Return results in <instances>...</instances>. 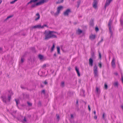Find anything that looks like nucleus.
<instances>
[{
    "label": "nucleus",
    "instance_id": "42",
    "mask_svg": "<svg viewBox=\"0 0 123 123\" xmlns=\"http://www.w3.org/2000/svg\"><path fill=\"white\" fill-rule=\"evenodd\" d=\"M44 27H47V26L45 25H43L42 26H41V28H43Z\"/></svg>",
    "mask_w": 123,
    "mask_h": 123
},
{
    "label": "nucleus",
    "instance_id": "34",
    "mask_svg": "<svg viewBox=\"0 0 123 123\" xmlns=\"http://www.w3.org/2000/svg\"><path fill=\"white\" fill-rule=\"evenodd\" d=\"M24 59L23 57H21V63H23L24 62Z\"/></svg>",
    "mask_w": 123,
    "mask_h": 123
},
{
    "label": "nucleus",
    "instance_id": "45",
    "mask_svg": "<svg viewBox=\"0 0 123 123\" xmlns=\"http://www.w3.org/2000/svg\"><path fill=\"white\" fill-rule=\"evenodd\" d=\"M103 41V38H101V41H100L99 42V43H98V44H99V43H101V42H102Z\"/></svg>",
    "mask_w": 123,
    "mask_h": 123
},
{
    "label": "nucleus",
    "instance_id": "3",
    "mask_svg": "<svg viewBox=\"0 0 123 123\" xmlns=\"http://www.w3.org/2000/svg\"><path fill=\"white\" fill-rule=\"evenodd\" d=\"M98 67L96 65H95L93 67V71L94 77L96 78L98 76Z\"/></svg>",
    "mask_w": 123,
    "mask_h": 123
},
{
    "label": "nucleus",
    "instance_id": "4",
    "mask_svg": "<svg viewBox=\"0 0 123 123\" xmlns=\"http://www.w3.org/2000/svg\"><path fill=\"white\" fill-rule=\"evenodd\" d=\"M112 23V20L111 19H110L108 24V26L109 27V31L110 33L111 34V36H112L113 35V32L112 31L111 28V25Z\"/></svg>",
    "mask_w": 123,
    "mask_h": 123
},
{
    "label": "nucleus",
    "instance_id": "38",
    "mask_svg": "<svg viewBox=\"0 0 123 123\" xmlns=\"http://www.w3.org/2000/svg\"><path fill=\"white\" fill-rule=\"evenodd\" d=\"M98 53L99 55V58L101 59V54L100 52L99 51H98Z\"/></svg>",
    "mask_w": 123,
    "mask_h": 123
},
{
    "label": "nucleus",
    "instance_id": "64",
    "mask_svg": "<svg viewBox=\"0 0 123 123\" xmlns=\"http://www.w3.org/2000/svg\"><path fill=\"white\" fill-rule=\"evenodd\" d=\"M121 107L123 110V105L121 106Z\"/></svg>",
    "mask_w": 123,
    "mask_h": 123
},
{
    "label": "nucleus",
    "instance_id": "33",
    "mask_svg": "<svg viewBox=\"0 0 123 123\" xmlns=\"http://www.w3.org/2000/svg\"><path fill=\"white\" fill-rule=\"evenodd\" d=\"M92 57V58H95V56L94 55V54L93 53L91 54Z\"/></svg>",
    "mask_w": 123,
    "mask_h": 123
},
{
    "label": "nucleus",
    "instance_id": "26",
    "mask_svg": "<svg viewBox=\"0 0 123 123\" xmlns=\"http://www.w3.org/2000/svg\"><path fill=\"white\" fill-rule=\"evenodd\" d=\"M63 0H58V1L56 2L57 4H59L63 2Z\"/></svg>",
    "mask_w": 123,
    "mask_h": 123
},
{
    "label": "nucleus",
    "instance_id": "21",
    "mask_svg": "<svg viewBox=\"0 0 123 123\" xmlns=\"http://www.w3.org/2000/svg\"><path fill=\"white\" fill-rule=\"evenodd\" d=\"M57 51L58 54H60V48L59 46L57 47Z\"/></svg>",
    "mask_w": 123,
    "mask_h": 123
},
{
    "label": "nucleus",
    "instance_id": "36",
    "mask_svg": "<svg viewBox=\"0 0 123 123\" xmlns=\"http://www.w3.org/2000/svg\"><path fill=\"white\" fill-rule=\"evenodd\" d=\"M3 102H4L5 103H6V99L5 98H5H3Z\"/></svg>",
    "mask_w": 123,
    "mask_h": 123
},
{
    "label": "nucleus",
    "instance_id": "41",
    "mask_svg": "<svg viewBox=\"0 0 123 123\" xmlns=\"http://www.w3.org/2000/svg\"><path fill=\"white\" fill-rule=\"evenodd\" d=\"M78 100H76V106H78Z\"/></svg>",
    "mask_w": 123,
    "mask_h": 123
},
{
    "label": "nucleus",
    "instance_id": "62",
    "mask_svg": "<svg viewBox=\"0 0 123 123\" xmlns=\"http://www.w3.org/2000/svg\"><path fill=\"white\" fill-rule=\"evenodd\" d=\"M122 82L123 81V78L122 76Z\"/></svg>",
    "mask_w": 123,
    "mask_h": 123
},
{
    "label": "nucleus",
    "instance_id": "11",
    "mask_svg": "<svg viewBox=\"0 0 123 123\" xmlns=\"http://www.w3.org/2000/svg\"><path fill=\"white\" fill-rule=\"evenodd\" d=\"M97 1H94L93 3V6L95 9H96L97 7Z\"/></svg>",
    "mask_w": 123,
    "mask_h": 123
},
{
    "label": "nucleus",
    "instance_id": "8",
    "mask_svg": "<svg viewBox=\"0 0 123 123\" xmlns=\"http://www.w3.org/2000/svg\"><path fill=\"white\" fill-rule=\"evenodd\" d=\"M63 8V6H62L58 7L57 8V13L56 14H58V15L60 13V10L62 9Z\"/></svg>",
    "mask_w": 123,
    "mask_h": 123
},
{
    "label": "nucleus",
    "instance_id": "60",
    "mask_svg": "<svg viewBox=\"0 0 123 123\" xmlns=\"http://www.w3.org/2000/svg\"><path fill=\"white\" fill-rule=\"evenodd\" d=\"M71 69V68L70 67L68 68V69L69 70H70Z\"/></svg>",
    "mask_w": 123,
    "mask_h": 123
},
{
    "label": "nucleus",
    "instance_id": "25",
    "mask_svg": "<svg viewBox=\"0 0 123 123\" xmlns=\"http://www.w3.org/2000/svg\"><path fill=\"white\" fill-rule=\"evenodd\" d=\"M56 119L58 121L60 119V117L59 115L58 114H56Z\"/></svg>",
    "mask_w": 123,
    "mask_h": 123
},
{
    "label": "nucleus",
    "instance_id": "40",
    "mask_svg": "<svg viewBox=\"0 0 123 123\" xmlns=\"http://www.w3.org/2000/svg\"><path fill=\"white\" fill-rule=\"evenodd\" d=\"M41 105V103L40 101L38 103V106H40Z\"/></svg>",
    "mask_w": 123,
    "mask_h": 123
},
{
    "label": "nucleus",
    "instance_id": "20",
    "mask_svg": "<svg viewBox=\"0 0 123 123\" xmlns=\"http://www.w3.org/2000/svg\"><path fill=\"white\" fill-rule=\"evenodd\" d=\"M94 19H91L90 21V24L92 25H93Z\"/></svg>",
    "mask_w": 123,
    "mask_h": 123
},
{
    "label": "nucleus",
    "instance_id": "1",
    "mask_svg": "<svg viewBox=\"0 0 123 123\" xmlns=\"http://www.w3.org/2000/svg\"><path fill=\"white\" fill-rule=\"evenodd\" d=\"M53 32L49 31H45L44 33V39L47 40L51 38H57V37L52 33Z\"/></svg>",
    "mask_w": 123,
    "mask_h": 123
},
{
    "label": "nucleus",
    "instance_id": "56",
    "mask_svg": "<svg viewBox=\"0 0 123 123\" xmlns=\"http://www.w3.org/2000/svg\"><path fill=\"white\" fill-rule=\"evenodd\" d=\"M10 3L11 4H13V3H14V2H13V1L11 2Z\"/></svg>",
    "mask_w": 123,
    "mask_h": 123
},
{
    "label": "nucleus",
    "instance_id": "28",
    "mask_svg": "<svg viewBox=\"0 0 123 123\" xmlns=\"http://www.w3.org/2000/svg\"><path fill=\"white\" fill-rule=\"evenodd\" d=\"M105 112H103L102 118L104 119H105Z\"/></svg>",
    "mask_w": 123,
    "mask_h": 123
},
{
    "label": "nucleus",
    "instance_id": "16",
    "mask_svg": "<svg viewBox=\"0 0 123 123\" xmlns=\"http://www.w3.org/2000/svg\"><path fill=\"white\" fill-rule=\"evenodd\" d=\"M75 69L77 73L78 76H80V74L79 73V69L77 68V67L76 66L75 67Z\"/></svg>",
    "mask_w": 123,
    "mask_h": 123
},
{
    "label": "nucleus",
    "instance_id": "18",
    "mask_svg": "<svg viewBox=\"0 0 123 123\" xmlns=\"http://www.w3.org/2000/svg\"><path fill=\"white\" fill-rule=\"evenodd\" d=\"M81 1L80 0H78L77 2V8H78L79 6L80 3H81Z\"/></svg>",
    "mask_w": 123,
    "mask_h": 123
},
{
    "label": "nucleus",
    "instance_id": "47",
    "mask_svg": "<svg viewBox=\"0 0 123 123\" xmlns=\"http://www.w3.org/2000/svg\"><path fill=\"white\" fill-rule=\"evenodd\" d=\"M46 65L45 64H44L43 65L42 68H44L46 67Z\"/></svg>",
    "mask_w": 123,
    "mask_h": 123
},
{
    "label": "nucleus",
    "instance_id": "37",
    "mask_svg": "<svg viewBox=\"0 0 123 123\" xmlns=\"http://www.w3.org/2000/svg\"><path fill=\"white\" fill-rule=\"evenodd\" d=\"M98 66L99 67L101 68L102 67V64L101 62H100L98 63Z\"/></svg>",
    "mask_w": 123,
    "mask_h": 123
},
{
    "label": "nucleus",
    "instance_id": "59",
    "mask_svg": "<svg viewBox=\"0 0 123 123\" xmlns=\"http://www.w3.org/2000/svg\"><path fill=\"white\" fill-rule=\"evenodd\" d=\"M2 51V49L1 48H0V52H1V51Z\"/></svg>",
    "mask_w": 123,
    "mask_h": 123
},
{
    "label": "nucleus",
    "instance_id": "49",
    "mask_svg": "<svg viewBox=\"0 0 123 123\" xmlns=\"http://www.w3.org/2000/svg\"><path fill=\"white\" fill-rule=\"evenodd\" d=\"M52 31V32H52V33L53 34V33H56V34H57L58 35L59 34L57 32H55V31Z\"/></svg>",
    "mask_w": 123,
    "mask_h": 123
},
{
    "label": "nucleus",
    "instance_id": "12",
    "mask_svg": "<svg viewBox=\"0 0 123 123\" xmlns=\"http://www.w3.org/2000/svg\"><path fill=\"white\" fill-rule=\"evenodd\" d=\"M89 65L91 67L93 66V61L92 58H90L89 59Z\"/></svg>",
    "mask_w": 123,
    "mask_h": 123
},
{
    "label": "nucleus",
    "instance_id": "39",
    "mask_svg": "<svg viewBox=\"0 0 123 123\" xmlns=\"http://www.w3.org/2000/svg\"><path fill=\"white\" fill-rule=\"evenodd\" d=\"M27 103L28 105L29 106H31L32 105V104L29 102H27Z\"/></svg>",
    "mask_w": 123,
    "mask_h": 123
},
{
    "label": "nucleus",
    "instance_id": "50",
    "mask_svg": "<svg viewBox=\"0 0 123 123\" xmlns=\"http://www.w3.org/2000/svg\"><path fill=\"white\" fill-rule=\"evenodd\" d=\"M45 90H42V93H43L44 94L45 93Z\"/></svg>",
    "mask_w": 123,
    "mask_h": 123
},
{
    "label": "nucleus",
    "instance_id": "7",
    "mask_svg": "<svg viewBox=\"0 0 123 123\" xmlns=\"http://www.w3.org/2000/svg\"><path fill=\"white\" fill-rule=\"evenodd\" d=\"M21 118H22V120H21V122L23 123H27V120L25 117L21 116Z\"/></svg>",
    "mask_w": 123,
    "mask_h": 123
},
{
    "label": "nucleus",
    "instance_id": "17",
    "mask_svg": "<svg viewBox=\"0 0 123 123\" xmlns=\"http://www.w3.org/2000/svg\"><path fill=\"white\" fill-rule=\"evenodd\" d=\"M114 86L115 87L117 88L118 87V82H116L114 83L113 84Z\"/></svg>",
    "mask_w": 123,
    "mask_h": 123
},
{
    "label": "nucleus",
    "instance_id": "13",
    "mask_svg": "<svg viewBox=\"0 0 123 123\" xmlns=\"http://www.w3.org/2000/svg\"><path fill=\"white\" fill-rule=\"evenodd\" d=\"M36 16L37 17L36 18L35 20L37 21L40 18V16L39 14L38 13H37L36 15Z\"/></svg>",
    "mask_w": 123,
    "mask_h": 123
},
{
    "label": "nucleus",
    "instance_id": "43",
    "mask_svg": "<svg viewBox=\"0 0 123 123\" xmlns=\"http://www.w3.org/2000/svg\"><path fill=\"white\" fill-rule=\"evenodd\" d=\"M95 30L96 31H98L99 30L98 28L97 27H95Z\"/></svg>",
    "mask_w": 123,
    "mask_h": 123
},
{
    "label": "nucleus",
    "instance_id": "54",
    "mask_svg": "<svg viewBox=\"0 0 123 123\" xmlns=\"http://www.w3.org/2000/svg\"><path fill=\"white\" fill-rule=\"evenodd\" d=\"M94 118L95 119H96L97 118V116L96 115H95Z\"/></svg>",
    "mask_w": 123,
    "mask_h": 123
},
{
    "label": "nucleus",
    "instance_id": "5",
    "mask_svg": "<svg viewBox=\"0 0 123 123\" xmlns=\"http://www.w3.org/2000/svg\"><path fill=\"white\" fill-rule=\"evenodd\" d=\"M71 12V11L70 9H68L64 12L63 14L65 16H67L68 15L69 13Z\"/></svg>",
    "mask_w": 123,
    "mask_h": 123
},
{
    "label": "nucleus",
    "instance_id": "57",
    "mask_svg": "<svg viewBox=\"0 0 123 123\" xmlns=\"http://www.w3.org/2000/svg\"><path fill=\"white\" fill-rule=\"evenodd\" d=\"M114 74H115L116 75V76H117L118 75V73H114Z\"/></svg>",
    "mask_w": 123,
    "mask_h": 123
},
{
    "label": "nucleus",
    "instance_id": "10",
    "mask_svg": "<svg viewBox=\"0 0 123 123\" xmlns=\"http://www.w3.org/2000/svg\"><path fill=\"white\" fill-rule=\"evenodd\" d=\"M115 59L114 58H113L111 63L112 66L113 68H114L115 67L116 65L115 63Z\"/></svg>",
    "mask_w": 123,
    "mask_h": 123
},
{
    "label": "nucleus",
    "instance_id": "15",
    "mask_svg": "<svg viewBox=\"0 0 123 123\" xmlns=\"http://www.w3.org/2000/svg\"><path fill=\"white\" fill-rule=\"evenodd\" d=\"M95 37V35H91L90 37V38L92 40L94 39Z\"/></svg>",
    "mask_w": 123,
    "mask_h": 123
},
{
    "label": "nucleus",
    "instance_id": "61",
    "mask_svg": "<svg viewBox=\"0 0 123 123\" xmlns=\"http://www.w3.org/2000/svg\"><path fill=\"white\" fill-rule=\"evenodd\" d=\"M18 0H14L13 1L14 2V3L15 2L17 1Z\"/></svg>",
    "mask_w": 123,
    "mask_h": 123
},
{
    "label": "nucleus",
    "instance_id": "22",
    "mask_svg": "<svg viewBox=\"0 0 123 123\" xmlns=\"http://www.w3.org/2000/svg\"><path fill=\"white\" fill-rule=\"evenodd\" d=\"M77 32H78V34H80L82 32V31L80 29H78V30L77 31Z\"/></svg>",
    "mask_w": 123,
    "mask_h": 123
},
{
    "label": "nucleus",
    "instance_id": "55",
    "mask_svg": "<svg viewBox=\"0 0 123 123\" xmlns=\"http://www.w3.org/2000/svg\"><path fill=\"white\" fill-rule=\"evenodd\" d=\"M93 113H94V114L95 115H96V111H94Z\"/></svg>",
    "mask_w": 123,
    "mask_h": 123
},
{
    "label": "nucleus",
    "instance_id": "58",
    "mask_svg": "<svg viewBox=\"0 0 123 123\" xmlns=\"http://www.w3.org/2000/svg\"><path fill=\"white\" fill-rule=\"evenodd\" d=\"M30 4L32 2V0H31V1L29 2Z\"/></svg>",
    "mask_w": 123,
    "mask_h": 123
},
{
    "label": "nucleus",
    "instance_id": "19",
    "mask_svg": "<svg viewBox=\"0 0 123 123\" xmlns=\"http://www.w3.org/2000/svg\"><path fill=\"white\" fill-rule=\"evenodd\" d=\"M38 57L40 60H42L43 59V55H38Z\"/></svg>",
    "mask_w": 123,
    "mask_h": 123
},
{
    "label": "nucleus",
    "instance_id": "9",
    "mask_svg": "<svg viewBox=\"0 0 123 123\" xmlns=\"http://www.w3.org/2000/svg\"><path fill=\"white\" fill-rule=\"evenodd\" d=\"M41 26L40 25H38L31 27V30H32L33 29L41 28Z\"/></svg>",
    "mask_w": 123,
    "mask_h": 123
},
{
    "label": "nucleus",
    "instance_id": "46",
    "mask_svg": "<svg viewBox=\"0 0 123 123\" xmlns=\"http://www.w3.org/2000/svg\"><path fill=\"white\" fill-rule=\"evenodd\" d=\"M71 118L72 119H73L74 118V116L72 114H71Z\"/></svg>",
    "mask_w": 123,
    "mask_h": 123
},
{
    "label": "nucleus",
    "instance_id": "48",
    "mask_svg": "<svg viewBox=\"0 0 123 123\" xmlns=\"http://www.w3.org/2000/svg\"><path fill=\"white\" fill-rule=\"evenodd\" d=\"M88 109L89 111H91V108L90 107L89 105H88Z\"/></svg>",
    "mask_w": 123,
    "mask_h": 123
},
{
    "label": "nucleus",
    "instance_id": "6",
    "mask_svg": "<svg viewBox=\"0 0 123 123\" xmlns=\"http://www.w3.org/2000/svg\"><path fill=\"white\" fill-rule=\"evenodd\" d=\"M112 0H106L104 8L106 9V7L108 6Z\"/></svg>",
    "mask_w": 123,
    "mask_h": 123
},
{
    "label": "nucleus",
    "instance_id": "32",
    "mask_svg": "<svg viewBox=\"0 0 123 123\" xmlns=\"http://www.w3.org/2000/svg\"><path fill=\"white\" fill-rule=\"evenodd\" d=\"M104 88L106 89H107L108 88V86L106 83H105V84Z\"/></svg>",
    "mask_w": 123,
    "mask_h": 123
},
{
    "label": "nucleus",
    "instance_id": "24",
    "mask_svg": "<svg viewBox=\"0 0 123 123\" xmlns=\"http://www.w3.org/2000/svg\"><path fill=\"white\" fill-rule=\"evenodd\" d=\"M13 15H10L9 16H8V17H7L5 19V21H6V20H7L8 19L11 18H12L13 17Z\"/></svg>",
    "mask_w": 123,
    "mask_h": 123
},
{
    "label": "nucleus",
    "instance_id": "27",
    "mask_svg": "<svg viewBox=\"0 0 123 123\" xmlns=\"http://www.w3.org/2000/svg\"><path fill=\"white\" fill-rule=\"evenodd\" d=\"M120 21L121 24L122 25H123V16H122L121 18V19L120 20Z\"/></svg>",
    "mask_w": 123,
    "mask_h": 123
},
{
    "label": "nucleus",
    "instance_id": "29",
    "mask_svg": "<svg viewBox=\"0 0 123 123\" xmlns=\"http://www.w3.org/2000/svg\"><path fill=\"white\" fill-rule=\"evenodd\" d=\"M55 47V45L54 44H53V45L51 49V51H53L54 50V48Z\"/></svg>",
    "mask_w": 123,
    "mask_h": 123
},
{
    "label": "nucleus",
    "instance_id": "2",
    "mask_svg": "<svg viewBox=\"0 0 123 123\" xmlns=\"http://www.w3.org/2000/svg\"><path fill=\"white\" fill-rule=\"evenodd\" d=\"M49 0H41L38 2L37 3L35 4H33L31 5V7L33 8L35 7L36 6L40 5L44 3H47Z\"/></svg>",
    "mask_w": 123,
    "mask_h": 123
},
{
    "label": "nucleus",
    "instance_id": "31",
    "mask_svg": "<svg viewBox=\"0 0 123 123\" xmlns=\"http://www.w3.org/2000/svg\"><path fill=\"white\" fill-rule=\"evenodd\" d=\"M24 97L26 98H28L29 97V95L27 94H25L24 95Z\"/></svg>",
    "mask_w": 123,
    "mask_h": 123
},
{
    "label": "nucleus",
    "instance_id": "35",
    "mask_svg": "<svg viewBox=\"0 0 123 123\" xmlns=\"http://www.w3.org/2000/svg\"><path fill=\"white\" fill-rule=\"evenodd\" d=\"M61 86L63 87L64 86V82H62L61 83Z\"/></svg>",
    "mask_w": 123,
    "mask_h": 123
},
{
    "label": "nucleus",
    "instance_id": "30",
    "mask_svg": "<svg viewBox=\"0 0 123 123\" xmlns=\"http://www.w3.org/2000/svg\"><path fill=\"white\" fill-rule=\"evenodd\" d=\"M15 100L16 103V105L18 106V104L19 103V100L18 99H15Z\"/></svg>",
    "mask_w": 123,
    "mask_h": 123
},
{
    "label": "nucleus",
    "instance_id": "63",
    "mask_svg": "<svg viewBox=\"0 0 123 123\" xmlns=\"http://www.w3.org/2000/svg\"><path fill=\"white\" fill-rule=\"evenodd\" d=\"M82 92H83V93H84L85 91L83 90H82Z\"/></svg>",
    "mask_w": 123,
    "mask_h": 123
},
{
    "label": "nucleus",
    "instance_id": "52",
    "mask_svg": "<svg viewBox=\"0 0 123 123\" xmlns=\"http://www.w3.org/2000/svg\"><path fill=\"white\" fill-rule=\"evenodd\" d=\"M54 58H55L56 57V53H55L54 55Z\"/></svg>",
    "mask_w": 123,
    "mask_h": 123
},
{
    "label": "nucleus",
    "instance_id": "23",
    "mask_svg": "<svg viewBox=\"0 0 123 123\" xmlns=\"http://www.w3.org/2000/svg\"><path fill=\"white\" fill-rule=\"evenodd\" d=\"M96 91L98 94L99 93L100 91L98 87H96Z\"/></svg>",
    "mask_w": 123,
    "mask_h": 123
},
{
    "label": "nucleus",
    "instance_id": "51",
    "mask_svg": "<svg viewBox=\"0 0 123 123\" xmlns=\"http://www.w3.org/2000/svg\"><path fill=\"white\" fill-rule=\"evenodd\" d=\"M32 2H35L37 1H38V0H32Z\"/></svg>",
    "mask_w": 123,
    "mask_h": 123
},
{
    "label": "nucleus",
    "instance_id": "53",
    "mask_svg": "<svg viewBox=\"0 0 123 123\" xmlns=\"http://www.w3.org/2000/svg\"><path fill=\"white\" fill-rule=\"evenodd\" d=\"M43 83L46 85L47 84H48L47 82H46V80L43 82Z\"/></svg>",
    "mask_w": 123,
    "mask_h": 123
},
{
    "label": "nucleus",
    "instance_id": "14",
    "mask_svg": "<svg viewBox=\"0 0 123 123\" xmlns=\"http://www.w3.org/2000/svg\"><path fill=\"white\" fill-rule=\"evenodd\" d=\"M50 13L52 15H54L55 17L58 16V14H56V13H57L56 12L55 13L54 12L52 11H50Z\"/></svg>",
    "mask_w": 123,
    "mask_h": 123
},
{
    "label": "nucleus",
    "instance_id": "44",
    "mask_svg": "<svg viewBox=\"0 0 123 123\" xmlns=\"http://www.w3.org/2000/svg\"><path fill=\"white\" fill-rule=\"evenodd\" d=\"M11 98V96H9L8 97V100L9 101H10Z\"/></svg>",
    "mask_w": 123,
    "mask_h": 123
}]
</instances>
